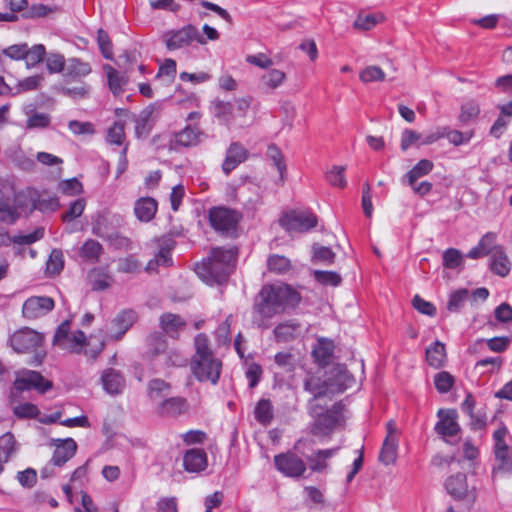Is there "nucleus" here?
<instances>
[{
	"label": "nucleus",
	"mask_w": 512,
	"mask_h": 512,
	"mask_svg": "<svg viewBox=\"0 0 512 512\" xmlns=\"http://www.w3.org/2000/svg\"><path fill=\"white\" fill-rule=\"evenodd\" d=\"M359 77L364 83L380 82L385 79V73L380 67L371 65L364 68Z\"/></svg>",
	"instance_id": "49"
},
{
	"label": "nucleus",
	"mask_w": 512,
	"mask_h": 512,
	"mask_svg": "<svg viewBox=\"0 0 512 512\" xmlns=\"http://www.w3.org/2000/svg\"><path fill=\"white\" fill-rule=\"evenodd\" d=\"M14 388L19 391L36 390L44 394L52 388V382L46 380L41 373L33 370H22L17 372L13 383Z\"/></svg>",
	"instance_id": "8"
},
{
	"label": "nucleus",
	"mask_w": 512,
	"mask_h": 512,
	"mask_svg": "<svg viewBox=\"0 0 512 512\" xmlns=\"http://www.w3.org/2000/svg\"><path fill=\"white\" fill-rule=\"evenodd\" d=\"M386 427L387 435L383 442L379 459L383 464L390 465L394 463L397 458L398 437L397 429L393 421H389Z\"/></svg>",
	"instance_id": "14"
},
{
	"label": "nucleus",
	"mask_w": 512,
	"mask_h": 512,
	"mask_svg": "<svg viewBox=\"0 0 512 512\" xmlns=\"http://www.w3.org/2000/svg\"><path fill=\"white\" fill-rule=\"evenodd\" d=\"M317 217L308 210H291L279 219L281 227L289 233H304L317 225Z\"/></svg>",
	"instance_id": "4"
},
{
	"label": "nucleus",
	"mask_w": 512,
	"mask_h": 512,
	"mask_svg": "<svg viewBox=\"0 0 512 512\" xmlns=\"http://www.w3.org/2000/svg\"><path fill=\"white\" fill-rule=\"evenodd\" d=\"M125 124L122 121H115L112 126L107 129L106 142L111 145H122L124 143Z\"/></svg>",
	"instance_id": "42"
},
{
	"label": "nucleus",
	"mask_w": 512,
	"mask_h": 512,
	"mask_svg": "<svg viewBox=\"0 0 512 512\" xmlns=\"http://www.w3.org/2000/svg\"><path fill=\"white\" fill-rule=\"evenodd\" d=\"M445 489L455 500H468L471 505L477 497L475 488L469 490L467 477L463 473L450 476L445 482Z\"/></svg>",
	"instance_id": "12"
},
{
	"label": "nucleus",
	"mask_w": 512,
	"mask_h": 512,
	"mask_svg": "<svg viewBox=\"0 0 512 512\" xmlns=\"http://www.w3.org/2000/svg\"><path fill=\"white\" fill-rule=\"evenodd\" d=\"M463 263V255L455 248H448L443 253V265L448 269H456Z\"/></svg>",
	"instance_id": "51"
},
{
	"label": "nucleus",
	"mask_w": 512,
	"mask_h": 512,
	"mask_svg": "<svg viewBox=\"0 0 512 512\" xmlns=\"http://www.w3.org/2000/svg\"><path fill=\"white\" fill-rule=\"evenodd\" d=\"M274 361L279 368L287 372H291L295 368V358L289 352L277 353L274 357Z\"/></svg>",
	"instance_id": "64"
},
{
	"label": "nucleus",
	"mask_w": 512,
	"mask_h": 512,
	"mask_svg": "<svg viewBox=\"0 0 512 512\" xmlns=\"http://www.w3.org/2000/svg\"><path fill=\"white\" fill-rule=\"evenodd\" d=\"M37 200V190L26 188L20 190L14 195L13 204L17 208L19 215L35 210Z\"/></svg>",
	"instance_id": "21"
},
{
	"label": "nucleus",
	"mask_w": 512,
	"mask_h": 512,
	"mask_svg": "<svg viewBox=\"0 0 512 512\" xmlns=\"http://www.w3.org/2000/svg\"><path fill=\"white\" fill-rule=\"evenodd\" d=\"M51 122V117L47 113L35 112L31 114L26 121V128H46Z\"/></svg>",
	"instance_id": "57"
},
{
	"label": "nucleus",
	"mask_w": 512,
	"mask_h": 512,
	"mask_svg": "<svg viewBox=\"0 0 512 512\" xmlns=\"http://www.w3.org/2000/svg\"><path fill=\"white\" fill-rule=\"evenodd\" d=\"M97 43L99 46V49L106 59H112L113 58V50H112V43L110 40V37L106 31L103 29H99L97 31Z\"/></svg>",
	"instance_id": "53"
},
{
	"label": "nucleus",
	"mask_w": 512,
	"mask_h": 512,
	"mask_svg": "<svg viewBox=\"0 0 512 512\" xmlns=\"http://www.w3.org/2000/svg\"><path fill=\"white\" fill-rule=\"evenodd\" d=\"M454 384V377L447 371H441L434 377V385L439 393H447Z\"/></svg>",
	"instance_id": "52"
},
{
	"label": "nucleus",
	"mask_w": 512,
	"mask_h": 512,
	"mask_svg": "<svg viewBox=\"0 0 512 512\" xmlns=\"http://www.w3.org/2000/svg\"><path fill=\"white\" fill-rule=\"evenodd\" d=\"M170 389V384L162 379H153L148 384V395L152 400L165 396Z\"/></svg>",
	"instance_id": "48"
},
{
	"label": "nucleus",
	"mask_w": 512,
	"mask_h": 512,
	"mask_svg": "<svg viewBox=\"0 0 512 512\" xmlns=\"http://www.w3.org/2000/svg\"><path fill=\"white\" fill-rule=\"evenodd\" d=\"M422 134L412 129H404L401 133L400 147L402 151H407L411 146H421Z\"/></svg>",
	"instance_id": "50"
},
{
	"label": "nucleus",
	"mask_w": 512,
	"mask_h": 512,
	"mask_svg": "<svg viewBox=\"0 0 512 512\" xmlns=\"http://www.w3.org/2000/svg\"><path fill=\"white\" fill-rule=\"evenodd\" d=\"M470 292L468 289H458L449 295L447 302V309L450 312H459L464 306L465 302L469 300Z\"/></svg>",
	"instance_id": "41"
},
{
	"label": "nucleus",
	"mask_w": 512,
	"mask_h": 512,
	"mask_svg": "<svg viewBox=\"0 0 512 512\" xmlns=\"http://www.w3.org/2000/svg\"><path fill=\"white\" fill-rule=\"evenodd\" d=\"M163 357L167 366L183 367L188 362L187 357L176 349H167Z\"/></svg>",
	"instance_id": "55"
},
{
	"label": "nucleus",
	"mask_w": 512,
	"mask_h": 512,
	"mask_svg": "<svg viewBox=\"0 0 512 512\" xmlns=\"http://www.w3.org/2000/svg\"><path fill=\"white\" fill-rule=\"evenodd\" d=\"M426 360L431 367L440 368L446 361L445 345L440 341H435L426 349Z\"/></svg>",
	"instance_id": "33"
},
{
	"label": "nucleus",
	"mask_w": 512,
	"mask_h": 512,
	"mask_svg": "<svg viewBox=\"0 0 512 512\" xmlns=\"http://www.w3.org/2000/svg\"><path fill=\"white\" fill-rule=\"evenodd\" d=\"M163 38L167 49L170 51L189 46L194 41L201 45L206 44L205 37L191 24L177 30L167 31Z\"/></svg>",
	"instance_id": "3"
},
{
	"label": "nucleus",
	"mask_w": 512,
	"mask_h": 512,
	"mask_svg": "<svg viewBox=\"0 0 512 512\" xmlns=\"http://www.w3.org/2000/svg\"><path fill=\"white\" fill-rule=\"evenodd\" d=\"M103 69L107 75L108 85L111 92L116 96L122 94L124 86L128 83V77L121 74L109 64H105Z\"/></svg>",
	"instance_id": "31"
},
{
	"label": "nucleus",
	"mask_w": 512,
	"mask_h": 512,
	"mask_svg": "<svg viewBox=\"0 0 512 512\" xmlns=\"http://www.w3.org/2000/svg\"><path fill=\"white\" fill-rule=\"evenodd\" d=\"M208 215L211 226L218 232L234 230L239 221L238 213L226 207H212Z\"/></svg>",
	"instance_id": "11"
},
{
	"label": "nucleus",
	"mask_w": 512,
	"mask_h": 512,
	"mask_svg": "<svg viewBox=\"0 0 512 512\" xmlns=\"http://www.w3.org/2000/svg\"><path fill=\"white\" fill-rule=\"evenodd\" d=\"M345 167L333 166L325 174L328 183L334 187L344 188L346 186Z\"/></svg>",
	"instance_id": "45"
},
{
	"label": "nucleus",
	"mask_w": 512,
	"mask_h": 512,
	"mask_svg": "<svg viewBox=\"0 0 512 512\" xmlns=\"http://www.w3.org/2000/svg\"><path fill=\"white\" fill-rule=\"evenodd\" d=\"M207 454L203 449L192 448L183 455V467L188 473H199L207 468Z\"/></svg>",
	"instance_id": "18"
},
{
	"label": "nucleus",
	"mask_w": 512,
	"mask_h": 512,
	"mask_svg": "<svg viewBox=\"0 0 512 512\" xmlns=\"http://www.w3.org/2000/svg\"><path fill=\"white\" fill-rule=\"evenodd\" d=\"M157 212V202L151 197L138 199L134 205V213L141 222L151 221Z\"/></svg>",
	"instance_id": "24"
},
{
	"label": "nucleus",
	"mask_w": 512,
	"mask_h": 512,
	"mask_svg": "<svg viewBox=\"0 0 512 512\" xmlns=\"http://www.w3.org/2000/svg\"><path fill=\"white\" fill-rule=\"evenodd\" d=\"M156 107V104H150L143 111H141L135 124V133L137 137H146L151 131V117Z\"/></svg>",
	"instance_id": "34"
},
{
	"label": "nucleus",
	"mask_w": 512,
	"mask_h": 512,
	"mask_svg": "<svg viewBox=\"0 0 512 512\" xmlns=\"http://www.w3.org/2000/svg\"><path fill=\"white\" fill-rule=\"evenodd\" d=\"M337 424V419L330 413L319 415L312 427V433L316 436H326L332 432Z\"/></svg>",
	"instance_id": "35"
},
{
	"label": "nucleus",
	"mask_w": 512,
	"mask_h": 512,
	"mask_svg": "<svg viewBox=\"0 0 512 512\" xmlns=\"http://www.w3.org/2000/svg\"><path fill=\"white\" fill-rule=\"evenodd\" d=\"M136 319L137 314L131 309L123 310L118 313L111 322L110 332L107 334L106 338L100 342L99 351L104 348L106 340H120L132 327Z\"/></svg>",
	"instance_id": "10"
},
{
	"label": "nucleus",
	"mask_w": 512,
	"mask_h": 512,
	"mask_svg": "<svg viewBox=\"0 0 512 512\" xmlns=\"http://www.w3.org/2000/svg\"><path fill=\"white\" fill-rule=\"evenodd\" d=\"M496 464L493 467L492 477L496 478L500 474L512 473V449L494 452Z\"/></svg>",
	"instance_id": "36"
},
{
	"label": "nucleus",
	"mask_w": 512,
	"mask_h": 512,
	"mask_svg": "<svg viewBox=\"0 0 512 512\" xmlns=\"http://www.w3.org/2000/svg\"><path fill=\"white\" fill-rule=\"evenodd\" d=\"M18 444L14 435L10 432L0 436V464L8 462L9 459L17 452Z\"/></svg>",
	"instance_id": "37"
},
{
	"label": "nucleus",
	"mask_w": 512,
	"mask_h": 512,
	"mask_svg": "<svg viewBox=\"0 0 512 512\" xmlns=\"http://www.w3.org/2000/svg\"><path fill=\"white\" fill-rule=\"evenodd\" d=\"M507 436H508V429L504 425L499 427L493 433L494 452H502V451L511 449L506 441Z\"/></svg>",
	"instance_id": "58"
},
{
	"label": "nucleus",
	"mask_w": 512,
	"mask_h": 512,
	"mask_svg": "<svg viewBox=\"0 0 512 512\" xmlns=\"http://www.w3.org/2000/svg\"><path fill=\"white\" fill-rule=\"evenodd\" d=\"M14 414L18 418H36L40 411L38 407L32 403H23L14 407Z\"/></svg>",
	"instance_id": "63"
},
{
	"label": "nucleus",
	"mask_w": 512,
	"mask_h": 512,
	"mask_svg": "<svg viewBox=\"0 0 512 512\" xmlns=\"http://www.w3.org/2000/svg\"><path fill=\"white\" fill-rule=\"evenodd\" d=\"M490 267L495 274L501 277H505L510 272L511 264L503 247L494 248Z\"/></svg>",
	"instance_id": "29"
},
{
	"label": "nucleus",
	"mask_w": 512,
	"mask_h": 512,
	"mask_svg": "<svg viewBox=\"0 0 512 512\" xmlns=\"http://www.w3.org/2000/svg\"><path fill=\"white\" fill-rule=\"evenodd\" d=\"M313 275L315 280L323 285L338 286L341 282L340 275L333 271L315 270Z\"/></svg>",
	"instance_id": "54"
},
{
	"label": "nucleus",
	"mask_w": 512,
	"mask_h": 512,
	"mask_svg": "<svg viewBox=\"0 0 512 512\" xmlns=\"http://www.w3.org/2000/svg\"><path fill=\"white\" fill-rule=\"evenodd\" d=\"M104 249L103 246L94 239L86 240L79 249V256L86 262L95 264L99 261Z\"/></svg>",
	"instance_id": "32"
},
{
	"label": "nucleus",
	"mask_w": 512,
	"mask_h": 512,
	"mask_svg": "<svg viewBox=\"0 0 512 512\" xmlns=\"http://www.w3.org/2000/svg\"><path fill=\"white\" fill-rule=\"evenodd\" d=\"M42 342V334L28 327L15 331L9 338L10 346L17 353L33 352Z\"/></svg>",
	"instance_id": "7"
},
{
	"label": "nucleus",
	"mask_w": 512,
	"mask_h": 512,
	"mask_svg": "<svg viewBox=\"0 0 512 512\" xmlns=\"http://www.w3.org/2000/svg\"><path fill=\"white\" fill-rule=\"evenodd\" d=\"M274 465L280 473L291 478H299L306 471L304 461L293 452L275 455Z\"/></svg>",
	"instance_id": "9"
},
{
	"label": "nucleus",
	"mask_w": 512,
	"mask_h": 512,
	"mask_svg": "<svg viewBox=\"0 0 512 512\" xmlns=\"http://www.w3.org/2000/svg\"><path fill=\"white\" fill-rule=\"evenodd\" d=\"M46 66L50 73H60L65 68V58L60 53H51L46 58Z\"/></svg>",
	"instance_id": "62"
},
{
	"label": "nucleus",
	"mask_w": 512,
	"mask_h": 512,
	"mask_svg": "<svg viewBox=\"0 0 512 512\" xmlns=\"http://www.w3.org/2000/svg\"><path fill=\"white\" fill-rule=\"evenodd\" d=\"M70 336V321L66 320L63 323L59 325L57 328L54 338H53V344L58 346L60 349L61 347H67L69 346L67 344V339Z\"/></svg>",
	"instance_id": "59"
},
{
	"label": "nucleus",
	"mask_w": 512,
	"mask_h": 512,
	"mask_svg": "<svg viewBox=\"0 0 512 512\" xmlns=\"http://www.w3.org/2000/svg\"><path fill=\"white\" fill-rule=\"evenodd\" d=\"M222 362L216 357L192 358L191 371L200 382L216 385L220 378Z\"/></svg>",
	"instance_id": "5"
},
{
	"label": "nucleus",
	"mask_w": 512,
	"mask_h": 512,
	"mask_svg": "<svg viewBox=\"0 0 512 512\" xmlns=\"http://www.w3.org/2000/svg\"><path fill=\"white\" fill-rule=\"evenodd\" d=\"M299 323L295 320H288L278 324L274 329V335L278 342H287L293 339L299 330Z\"/></svg>",
	"instance_id": "38"
},
{
	"label": "nucleus",
	"mask_w": 512,
	"mask_h": 512,
	"mask_svg": "<svg viewBox=\"0 0 512 512\" xmlns=\"http://www.w3.org/2000/svg\"><path fill=\"white\" fill-rule=\"evenodd\" d=\"M195 354L192 358L215 357L210 346L206 334L199 333L194 339Z\"/></svg>",
	"instance_id": "44"
},
{
	"label": "nucleus",
	"mask_w": 512,
	"mask_h": 512,
	"mask_svg": "<svg viewBox=\"0 0 512 512\" xmlns=\"http://www.w3.org/2000/svg\"><path fill=\"white\" fill-rule=\"evenodd\" d=\"M255 419L263 424L267 425L269 424L273 419V407L272 403L269 399H261L254 411Z\"/></svg>",
	"instance_id": "40"
},
{
	"label": "nucleus",
	"mask_w": 512,
	"mask_h": 512,
	"mask_svg": "<svg viewBox=\"0 0 512 512\" xmlns=\"http://www.w3.org/2000/svg\"><path fill=\"white\" fill-rule=\"evenodd\" d=\"M479 113V105L475 101H469L462 105L459 120L462 123H468L477 118Z\"/></svg>",
	"instance_id": "56"
},
{
	"label": "nucleus",
	"mask_w": 512,
	"mask_h": 512,
	"mask_svg": "<svg viewBox=\"0 0 512 512\" xmlns=\"http://www.w3.org/2000/svg\"><path fill=\"white\" fill-rule=\"evenodd\" d=\"M248 158V150L239 142L230 144L226 151V156L222 164V170L229 175L238 165Z\"/></svg>",
	"instance_id": "17"
},
{
	"label": "nucleus",
	"mask_w": 512,
	"mask_h": 512,
	"mask_svg": "<svg viewBox=\"0 0 512 512\" xmlns=\"http://www.w3.org/2000/svg\"><path fill=\"white\" fill-rule=\"evenodd\" d=\"M259 296L253 317L257 326L264 329L269 327V319L296 308L301 301L300 293L284 283L263 286Z\"/></svg>",
	"instance_id": "1"
},
{
	"label": "nucleus",
	"mask_w": 512,
	"mask_h": 512,
	"mask_svg": "<svg viewBox=\"0 0 512 512\" xmlns=\"http://www.w3.org/2000/svg\"><path fill=\"white\" fill-rule=\"evenodd\" d=\"M65 70L67 77L81 78L89 75L92 68L88 62H84L79 58H70Z\"/></svg>",
	"instance_id": "39"
},
{
	"label": "nucleus",
	"mask_w": 512,
	"mask_h": 512,
	"mask_svg": "<svg viewBox=\"0 0 512 512\" xmlns=\"http://www.w3.org/2000/svg\"><path fill=\"white\" fill-rule=\"evenodd\" d=\"M187 409V401L183 397H171L162 401L158 407V413L162 416L175 417L184 413Z\"/></svg>",
	"instance_id": "25"
},
{
	"label": "nucleus",
	"mask_w": 512,
	"mask_h": 512,
	"mask_svg": "<svg viewBox=\"0 0 512 512\" xmlns=\"http://www.w3.org/2000/svg\"><path fill=\"white\" fill-rule=\"evenodd\" d=\"M438 421L434 430L437 435L447 443H453L450 439L457 437L461 432L458 423V413L455 409H439L437 412Z\"/></svg>",
	"instance_id": "6"
},
{
	"label": "nucleus",
	"mask_w": 512,
	"mask_h": 512,
	"mask_svg": "<svg viewBox=\"0 0 512 512\" xmlns=\"http://www.w3.org/2000/svg\"><path fill=\"white\" fill-rule=\"evenodd\" d=\"M42 79V76L35 75L20 80L17 83V86L15 87V92H13V94H19L26 91L36 90L39 87Z\"/></svg>",
	"instance_id": "60"
},
{
	"label": "nucleus",
	"mask_w": 512,
	"mask_h": 512,
	"mask_svg": "<svg viewBox=\"0 0 512 512\" xmlns=\"http://www.w3.org/2000/svg\"><path fill=\"white\" fill-rule=\"evenodd\" d=\"M161 329L170 337L177 338L185 328V320L178 314L164 313L159 319Z\"/></svg>",
	"instance_id": "22"
},
{
	"label": "nucleus",
	"mask_w": 512,
	"mask_h": 512,
	"mask_svg": "<svg viewBox=\"0 0 512 512\" xmlns=\"http://www.w3.org/2000/svg\"><path fill=\"white\" fill-rule=\"evenodd\" d=\"M54 306V300L49 296H32L23 303L22 315L26 320H35L47 315Z\"/></svg>",
	"instance_id": "13"
},
{
	"label": "nucleus",
	"mask_w": 512,
	"mask_h": 512,
	"mask_svg": "<svg viewBox=\"0 0 512 512\" xmlns=\"http://www.w3.org/2000/svg\"><path fill=\"white\" fill-rule=\"evenodd\" d=\"M304 390L312 394L313 401L327 395H331L328 377L321 379L315 375H309L304 380Z\"/></svg>",
	"instance_id": "23"
},
{
	"label": "nucleus",
	"mask_w": 512,
	"mask_h": 512,
	"mask_svg": "<svg viewBox=\"0 0 512 512\" xmlns=\"http://www.w3.org/2000/svg\"><path fill=\"white\" fill-rule=\"evenodd\" d=\"M268 269L277 274H285L291 269V261L281 255H271L267 261Z\"/></svg>",
	"instance_id": "43"
},
{
	"label": "nucleus",
	"mask_w": 512,
	"mask_h": 512,
	"mask_svg": "<svg viewBox=\"0 0 512 512\" xmlns=\"http://www.w3.org/2000/svg\"><path fill=\"white\" fill-rule=\"evenodd\" d=\"M328 381L331 395L342 393L354 383V377L348 372L345 366L336 365L328 373Z\"/></svg>",
	"instance_id": "15"
},
{
	"label": "nucleus",
	"mask_w": 512,
	"mask_h": 512,
	"mask_svg": "<svg viewBox=\"0 0 512 512\" xmlns=\"http://www.w3.org/2000/svg\"><path fill=\"white\" fill-rule=\"evenodd\" d=\"M55 450L50 463L53 466H63L77 451V443L72 438L55 440Z\"/></svg>",
	"instance_id": "16"
},
{
	"label": "nucleus",
	"mask_w": 512,
	"mask_h": 512,
	"mask_svg": "<svg viewBox=\"0 0 512 512\" xmlns=\"http://www.w3.org/2000/svg\"><path fill=\"white\" fill-rule=\"evenodd\" d=\"M86 340L87 337L85 333L81 330H77L74 333L70 334V336L67 339V344L70 346L61 347V349L79 353L86 345Z\"/></svg>",
	"instance_id": "47"
},
{
	"label": "nucleus",
	"mask_w": 512,
	"mask_h": 512,
	"mask_svg": "<svg viewBox=\"0 0 512 512\" xmlns=\"http://www.w3.org/2000/svg\"><path fill=\"white\" fill-rule=\"evenodd\" d=\"M203 132L195 126H186L184 129L174 135V147H191L196 146L201 142Z\"/></svg>",
	"instance_id": "20"
},
{
	"label": "nucleus",
	"mask_w": 512,
	"mask_h": 512,
	"mask_svg": "<svg viewBox=\"0 0 512 512\" xmlns=\"http://www.w3.org/2000/svg\"><path fill=\"white\" fill-rule=\"evenodd\" d=\"M101 381L104 390L111 395L121 393L125 386V379L123 375L113 368L106 369L102 373Z\"/></svg>",
	"instance_id": "19"
},
{
	"label": "nucleus",
	"mask_w": 512,
	"mask_h": 512,
	"mask_svg": "<svg viewBox=\"0 0 512 512\" xmlns=\"http://www.w3.org/2000/svg\"><path fill=\"white\" fill-rule=\"evenodd\" d=\"M334 352V344L328 339H319L317 344L312 350V355L315 361L320 366H326L329 364Z\"/></svg>",
	"instance_id": "30"
},
{
	"label": "nucleus",
	"mask_w": 512,
	"mask_h": 512,
	"mask_svg": "<svg viewBox=\"0 0 512 512\" xmlns=\"http://www.w3.org/2000/svg\"><path fill=\"white\" fill-rule=\"evenodd\" d=\"M212 113L220 122L227 126H230L237 118L235 105L231 102L215 100L212 103Z\"/></svg>",
	"instance_id": "26"
},
{
	"label": "nucleus",
	"mask_w": 512,
	"mask_h": 512,
	"mask_svg": "<svg viewBox=\"0 0 512 512\" xmlns=\"http://www.w3.org/2000/svg\"><path fill=\"white\" fill-rule=\"evenodd\" d=\"M19 213L14 204H10L7 200H0V221L13 224L18 218Z\"/></svg>",
	"instance_id": "46"
},
{
	"label": "nucleus",
	"mask_w": 512,
	"mask_h": 512,
	"mask_svg": "<svg viewBox=\"0 0 512 512\" xmlns=\"http://www.w3.org/2000/svg\"><path fill=\"white\" fill-rule=\"evenodd\" d=\"M236 252L233 249L216 247L210 257L196 264L195 272L207 284H222L227 281L234 269Z\"/></svg>",
	"instance_id": "2"
},
{
	"label": "nucleus",
	"mask_w": 512,
	"mask_h": 512,
	"mask_svg": "<svg viewBox=\"0 0 512 512\" xmlns=\"http://www.w3.org/2000/svg\"><path fill=\"white\" fill-rule=\"evenodd\" d=\"M85 208V200L77 199L73 201L68 208V211L62 215V220L64 222H70L78 217H80Z\"/></svg>",
	"instance_id": "61"
},
{
	"label": "nucleus",
	"mask_w": 512,
	"mask_h": 512,
	"mask_svg": "<svg viewBox=\"0 0 512 512\" xmlns=\"http://www.w3.org/2000/svg\"><path fill=\"white\" fill-rule=\"evenodd\" d=\"M286 80V74L279 69H270L261 78L259 86L265 92H272L280 87Z\"/></svg>",
	"instance_id": "28"
},
{
	"label": "nucleus",
	"mask_w": 512,
	"mask_h": 512,
	"mask_svg": "<svg viewBox=\"0 0 512 512\" xmlns=\"http://www.w3.org/2000/svg\"><path fill=\"white\" fill-rule=\"evenodd\" d=\"M434 168L431 160L421 159L401 179L403 184L412 185L418 179L428 175Z\"/></svg>",
	"instance_id": "27"
}]
</instances>
